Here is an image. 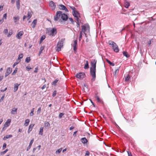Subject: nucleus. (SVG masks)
Instances as JSON below:
<instances>
[{"instance_id": "obj_31", "label": "nucleus", "mask_w": 156, "mask_h": 156, "mask_svg": "<svg viewBox=\"0 0 156 156\" xmlns=\"http://www.w3.org/2000/svg\"><path fill=\"white\" fill-rule=\"evenodd\" d=\"M70 8L72 9L73 11V13H76V12H78V11H76L75 10V7H73V6H70Z\"/></svg>"}, {"instance_id": "obj_13", "label": "nucleus", "mask_w": 156, "mask_h": 156, "mask_svg": "<svg viewBox=\"0 0 156 156\" xmlns=\"http://www.w3.org/2000/svg\"><path fill=\"white\" fill-rule=\"evenodd\" d=\"M20 85V83L18 84V83H15L14 84V92H16L18 89V87Z\"/></svg>"}, {"instance_id": "obj_4", "label": "nucleus", "mask_w": 156, "mask_h": 156, "mask_svg": "<svg viewBox=\"0 0 156 156\" xmlns=\"http://www.w3.org/2000/svg\"><path fill=\"white\" fill-rule=\"evenodd\" d=\"M65 39H62L58 43L56 47V50L58 52L61 50V48L63 47V44L65 41Z\"/></svg>"}, {"instance_id": "obj_58", "label": "nucleus", "mask_w": 156, "mask_h": 156, "mask_svg": "<svg viewBox=\"0 0 156 156\" xmlns=\"http://www.w3.org/2000/svg\"><path fill=\"white\" fill-rule=\"evenodd\" d=\"M45 48V46H42L40 48V50L43 51Z\"/></svg>"}, {"instance_id": "obj_39", "label": "nucleus", "mask_w": 156, "mask_h": 156, "mask_svg": "<svg viewBox=\"0 0 156 156\" xmlns=\"http://www.w3.org/2000/svg\"><path fill=\"white\" fill-rule=\"evenodd\" d=\"M119 71V69H117L115 71L114 73V75L115 76V77L116 76V75L118 73Z\"/></svg>"}, {"instance_id": "obj_57", "label": "nucleus", "mask_w": 156, "mask_h": 156, "mask_svg": "<svg viewBox=\"0 0 156 156\" xmlns=\"http://www.w3.org/2000/svg\"><path fill=\"white\" fill-rule=\"evenodd\" d=\"M7 17V14L6 13L4 14L3 16V19L5 18L6 19Z\"/></svg>"}, {"instance_id": "obj_55", "label": "nucleus", "mask_w": 156, "mask_h": 156, "mask_svg": "<svg viewBox=\"0 0 156 156\" xmlns=\"http://www.w3.org/2000/svg\"><path fill=\"white\" fill-rule=\"evenodd\" d=\"M90 154V152L88 151H87L85 156H88Z\"/></svg>"}, {"instance_id": "obj_1", "label": "nucleus", "mask_w": 156, "mask_h": 156, "mask_svg": "<svg viewBox=\"0 0 156 156\" xmlns=\"http://www.w3.org/2000/svg\"><path fill=\"white\" fill-rule=\"evenodd\" d=\"M97 61L94 59L91 61V67L90 68V73L92 77L91 79V81L93 82L96 79V64Z\"/></svg>"}, {"instance_id": "obj_19", "label": "nucleus", "mask_w": 156, "mask_h": 156, "mask_svg": "<svg viewBox=\"0 0 156 156\" xmlns=\"http://www.w3.org/2000/svg\"><path fill=\"white\" fill-rule=\"evenodd\" d=\"M20 0H17L16 1V6L17 9L19 10L20 8Z\"/></svg>"}, {"instance_id": "obj_10", "label": "nucleus", "mask_w": 156, "mask_h": 156, "mask_svg": "<svg viewBox=\"0 0 156 156\" xmlns=\"http://www.w3.org/2000/svg\"><path fill=\"white\" fill-rule=\"evenodd\" d=\"M76 13H73V15L76 18V20L77 22H79V19L78 18V16H80V13L78 12H76Z\"/></svg>"}, {"instance_id": "obj_28", "label": "nucleus", "mask_w": 156, "mask_h": 156, "mask_svg": "<svg viewBox=\"0 0 156 156\" xmlns=\"http://www.w3.org/2000/svg\"><path fill=\"white\" fill-rule=\"evenodd\" d=\"M106 61L107 62L109 63L111 66H113L115 65V64L114 63H113L112 62H111L109 60H108V59H106Z\"/></svg>"}, {"instance_id": "obj_6", "label": "nucleus", "mask_w": 156, "mask_h": 156, "mask_svg": "<svg viewBox=\"0 0 156 156\" xmlns=\"http://www.w3.org/2000/svg\"><path fill=\"white\" fill-rule=\"evenodd\" d=\"M85 74L83 73H80L76 74V78L80 80L82 79L84 77Z\"/></svg>"}, {"instance_id": "obj_2", "label": "nucleus", "mask_w": 156, "mask_h": 156, "mask_svg": "<svg viewBox=\"0 0 156 156\" xmlns=\"http://www.w3.org/2000/svg\"><path fill=\"white\" fill-rule=\"evenodd\" d=\"M61 17V19L64 21L66 20L68 18L67 15L65 13H62L61 11H58L56 13V15L54 16V20L55 21H57Z\"/></svg>"}, {"instance_id": "obj_62", "label": "nucleus", "mask_w": 156, "mask_h": 156, "mask_svg": "<svg viewBox=\"0 0 156 156\" xmlns=\"http://www.w3.org/2000/svg\"><path fill=\"white\" fill-rule=\"evenodd\" d=\"M77 131H75L73 134V136H76V133H77Z\"/></svg>"}, {"instance_id": "obj_49", "label": "nucleus", "mask_w": 156, "mask_h": 156, "mask_svg": "<svg viewBox=\"0 0 156 156\" xmlns=\"http://www.w3.org/2000/svg\"><path fill=\"white\" fill-rule=\"evenodd\" d=\"M96 99H97V100L98 102H102V103L103 102V101L101 100L100 99L99 97L98 98Z\"/></svg>"}, {"instance_id": "obj_15", "label": "nucleus", "mask_w": 156, "mask_h": 156, "mask_svg": "<svg viewBox=\"0 0 156 156\" xmlns=\"http://www.w3.org/2000/svg\"><path fill=\"white\" fill-rule=\"evenodd\" d=\"M37 19H35L33 20L31 24L32 27L33 28H34L35 27L37 24Z\"/></svg>"}, {"instance_id": "obj_8", "label": "nucleus", "mask_w": 156, "mask_h": 156, "mask_svg": "<svg viewBox=\"0 0 156 156\" xmlns=\"http://www.w3.org/2000/svg\"><path fill=\"white\" fill-rule=\"evenodd\" d=\"M49 5L52 10H54L55 8V4L53 1H51L49 3Z\"/></svg>"}, {"instance_id": "obj_14", "label": "nucleus", "mask_w": 156, "mask_h": 156, "mask_svg": "<svg viewBox=\"0 0 156 156\" xmlns=\"http://www.w3.org/2000/svg\"><path fill=\"white\" fill-rule=\"evenodd\" d=\"M34 124H30L29 126V128L28 130V133H29L30 132L32 131V128L33 127Z\"/></svg>"}, {"instance_id": "obj_33", "label": "nucleus", "mask_w": 156, "mask_h": 156, "mask_svg": "<svg viewBox=\"0 0 156 156\" xmlns=\"http://www.w3.org/2000/svg\"><path fill=\"white\" fill-rule=\"evenodd\" d=\"M8 149H6L5 151L1 152L0 154L1 155H3L5 154L8 151Z\"/></svg>"}, {"instance_id": "obj_38", "label": "nucleus", "mask_w": 156, "mask_h": 156, "mask_svg": "<svg viewBox=\"0 0 156 156\" xmlns=\"http://www.w3.org/2000/svg\"><path fill=\"white\" fill-rule=\"evenodd\" d=\"M18 70V68H16L15 69L14 71L12 73V75H14L16 74V73H17Z\"/></svg>"}, {"instance_id": "obj_52", "label": "nucleus", "mask_w": 156, "mask_h": 156, "mask_svg": "<svg viewBox=\"0 0 156 156\" xmlns=\"http://www.w3.org/2000/svg\"><path fill=\"white\" fill-rule=\"evenodd\" d=\"M11 122V119H9L7 120L6 122L7 123H8V124H9V125H10V123Z\"/></svg>"}, {"instance_id": "obj_3", "label": "nucleus", "mask_w": 156, "mask_h": 156, "mask_svg": "<svg viewBox=\"0 0 156 156\" xmlns=\"http://www.w3.org/2000/svg\"><path fill=\"white\" fill-rule=\"evenodd\" d=\"M108 44L111 45L113 51L116 53L119 52V50L117 44L113 41H108Z\"/></svg>"}, {"instance_id": "obj_5", "label": "nucleus", "mask_w": 156, "mask_h": 156, "mask_svg": "<svg viewBox=\"0 0 156 156\" xmlns=\"http://www.w3.org/2000/svg\"><path fill=\"white\" fill-rule=\"evenodd\" d=\"M47 33L51 36H53L56 34L57 33V30L55 28H53L51 30L50 28L47 29Z\"/></svg>"}, {"instance_id": "obj_41", "label": "nucleus", "mask_w": 156, "mask_h": 156, "mask_svg": "<svg viewBox=\"0 0 156 156\" xmlns=\"http://www.w3.org/2000/svg\"><path fill=\"white\" fill-rule=\"evenodd\" d=\"M83 33V32L81 31L80 32L79 37V39L80 41L81 39L82 38V34Z\"/></svg>"}, {"instance_id": "obj_45", "label": "nucleus", "mask_w": 156, "mask_h": 156, "mask_svg": "<svg viewBox=\"0 0 156 156\" xmlns=\"http://www.w3.org/2000/svg\"><path fill=\"white\" fill-rule=\"evenodd\" d=\"M34 108H33L32 110L31 111L30 114V116H32L34 115Z\"/></svg>"}, {"instance_id": "obj_61", "label": "nucleus", "mask_w": 156, "mask_h": 156, "mask_svg": "<svg viewBox=\"0 0 156 156\" xmlns=\"http://www.w3.org/2000/svg\"><path fill=\"white\" fill-rule=\"evenodd\" d=\"M128 156H132V154L131 152H129V151H127Z\"/></svg>"}, {"instance_id": "obj_25", "label": "nucleus", "mask_w": 156, "mask_h": 156, "mask_svg": "<svg viewBox=\"0 0 156 156\" xmlns=\"http://www.w3.org/2000/svg\"><path fill=\"white\" fill-rule=\"evenodd\" d=\"M30 122V120L28 119H26L25 121L24 125L26 126H27Z\"/></svg>"}, {"instance_id": "obj_17", "label": "nucleus", "mask_w": 156, "mask_h": 156, "mask_svg": "<svg viewBox=\"0 0 156 156\" xmlns=\"http://www.w3.org/2000/svg\"><path fill=\"white\" fill-rule=\"evenodd\" d=\"M86 27L85 26L83 25L82 26V30L80 31L83 32L85 35H86V34L85 32L86 30Z\"/></svg>"}, {"instance_id": "obj_35", "label": "nucleus", "mask_w": 156, "mask_h": 156, "mask_svg": "<svg viewBox=\"0 0 156 156\" xmlns=\"http://www.w3.org/2000/svg\"><path fill=\"white\" fill-rule=\"evenodd\" d=\"M30 61V57H27L26 60H25V62H26L27 63H29Z\"/></svg>"}, {"instance_id": "obj_48", "label": "nucleus", "mask_w": 156, "mask_h": 156, "mask_svg": "<svg viewBox=\"0 0 156 156\" xmlns=\"http://www.w3.org/2000/svg\"><path fill=\"white\" fill-rule=\"evenodd\" d=\"M34 139H33L30 141L29 145L30 146H31L32 144L34 142Z\"/></svg>"}, {"instance_id": "obj_43", "label": "nucleus", "mask_w": 156, "mask_h": 156, "mask_svg": "<svg viewBox=\"0 0 156 156\" xmlns=\"http://www.w3.org/2000/svg\"><path fill=\"white\" fill-rule=\"evenodd\" d=\"M45 35H42L41 37L40 40L43 41L45 38Z\"/></svg>"}, {"instance_id": "obj_50", "label": "nucleus", "mask_w": 156, "mask_h": 156, "mask_svg": "<svg viewBox=\"0 0 156 156\" xmlns=\"http://www.w3.org/2000/svg\"><path fill=\"white\" fill-rule=\"evenodd\" d=\"M9 125H9V124H8V123H7L6 122H5L4 126L5 127H7L8 126H9Z\"/></svg>"}, {"instance_id": "obj_54", "label": "nucleus", "mask_w": 156, "mask_h": 156, "mask_svg": "<svg viewBox=\"0 0 156 156\" xmlns=\"http://www.w3.org/2000/svg\"><path fill=\"white\" fill-rule=\"evenodd\" d=\"M69 20L72 23L74 24V22L73 21V19L72 18H69Z\"/></svg>"}, {"instance_id": "obj_11", "label": "nucleus", "mask_w": 156, "mask_h": 156, "mask_svg": "<svg viewBox=\"0 0 156 156\" xmlns=\"http://www.w3.org/2000/svg\"><path fill=\"white\" fill-rule=\"evenodd\" d=\"M59 9H60L64 10L68 12V10L66 8V6H65L63 5L62 4L59 5Z\"/></svg>"}, {"instance_id": "obj_32", "label": "nucleus", "mask_w": 156, "mask_h": 156, "mask_svg": "<svg viewBox=\"0 0 156 156\" xmlns=\"http://www.w3.org/2000/svg\"><path fill=\"white\" fill-rule=\"evenodd\" d=\"M43 127H41L40 129V130L39 133V134L41 135H43Z\"/></svg>"}, {"instance_id": "obj_16", "label": "nucleus", "mask_w": 156, "mask_h": 156, "mask_svg": "<svg viewBox=\"0 0 156 156\" xmlns=\"http://www.w3.org/2000/svg\"><path fill=\"white\" fill-rule=\"evenodd\" d=\"M80 141L83 144H86L88 142L87 139L85 137L82 138L80 140Z\"/></svg>"}, {"instance_id": "obj_59", "label": "nucleus", "mask_w": 156, "mask_h": 156, "mask_svg": "<svg viewBox=\"0 0 156 156\" xmlns=\"http://www.w3.org/2000/svg\"><path fill=\"white\" fill-rule=\"evenodd\" d=\"M4 95H3V96L1 97V99H0V102H1V101H2L3 100V99H4Z\"/></svg>"}, {"instance_id": "obj_22", "label": "nucleus", "mask_w": 156, "mask_h": 156, "mask_svg": "<svg viewBox=\"0 0 156 156\" xmlns=\"http://www.w3.org/2000/svg\"><path fill=\"white\" fill-rule=\"evenodd\" d=\"M89 68L88 62L87 60L86 61V63L84 66V68L85 69H88Z\"/></svg>"}, {"instance_id": "obj_12", "label": "nucleus", "mask_w": 156, "mask_h": 156, "mask_svg": "<svg viewBox=\"0 0 156 156\" xmlns=\"http://www.w3.org/2000/svg\"><path fill=\"white\" fill-rule=\"evenodd\" d=\"M77 40L74 41V44L73 45V49L75 51H76L77 49Z\"/></svg>"}, {"instance_id": "obj_40", "label": "nucleus", "mask_w": 156, "mask_h": 156, "mask_svg": "<svg viewBox=\"0 0 156 156\" xmlns=\"http://www.w3.org/2000/svg\"><path fill=\"white\" fill-rule=\"evenodd\" d=\"M64 113L62 112L60 113L58 115V117L59 119L61 118L62 116L64 115Z\"/></svg>"}, {"instance_id": "obj_60", "label": "nucleus", "mask_w": 156, "mask_h": 156, "mask_svg": "<svg viewBox=\"0 0 156 156\" xmlns=\"http://www.w3.org/2000/svg\"><path fill=\"white\" fill-rule=\"evenodd\" d=\"M77 27L78 28H80V24L79 23V22H77Z\"/></svg>"}, {"instance_id": "obj_20", "label": "nucleus", "mask_w": 156, "mask_h": 156, "mask_svg": "<svg viewBox=\"0 0 156 156\" xmlns=\"http://www.w3.org/2000/svg\"><path fill=\"white\" fill-rule=\"evenodd\" d=\"M17 108H13L11 111V114L13 115L16 114L17 113Z\"/></svg>"}, {"instance_id": "obj_42", "label": "nucleus", "mask_w": 156, "mask_h": 156, "mask_svg": "<svg viewBox=\"0 0 156 156\" xmlns=\"http://www.w3.org/2000/svg\"><path fill=\"white\" fill-rule=\"evenodd\" d=\"M41 107H40L38 108V110H37V114H38L40 113L41 112Z\"/></svg>"}, {"instance_id": "obj_46", "label": "nucleus", "mask_w": 156, "mask_h": 156, "mask_svg": "<svg viewBox=\"0 0 156 156\" xmlns=\"http://www.w3.org/2000/svg\"><path fill=\"white\" fill-rule=\"evenodd\" d=\"M20 60L19 61H18V62H15L14 63V64L13 65V67H14L15 66H16L20 62Z\"/></svg>"}, {"instance_id": "obj_44", "label": "nucleus", "mask_w": 156, "mask_h": 156, "mask_svg": "<svg viewBox=\"0 0 156 156\" xmlns=\"http://www.w3.org/2000/svg\"><path fill=\"white\" fill-rule=\"evenodd\" d=\"M56 93H57V91L56 90H55L53 93V94L52 95V96L53 97H55L56 95Z\"/></svg>"}, {"instance_id": "obj_34", "label": "nucleus", "mask_w": 156, "mask_h": 156, "mask_svg": "<svg viewBox=\"0 0 156 156\" xmlns=\"http://www.w3.org/2000/svg\"><path fill=\"white\" fill-rule=\"evenodd\" d=\"M44 126L45 127H49L50 126L49 123L48 122H45L44 123Z\"/></svg>"}, {"instance_id": "obj_63", "label": "nucleus", "mask_w": 156, "mask_h": 156, "mask_svg": "<svg viewBox=\"0 0 156 156\" xmlns=\"http://www.w3.org/2000/svg\"><path fill=\"white\" fill-rule=\"evenodd\" d=\"M6 128L7 127H5V126H4L3 127L2 129V131H4L6 129Z\"/></svg>"}, {"instance_id": "obj_36", "label": "nucleus", "mask_w": 156, "mask_h": 156, "mask_svg": "<svg viewBox=\"0 0 156 156\" xmlns=\"http://www.w3.org/2000/svg\"><path fill=\"white\" fill-rule=\"evenodd\" d=\"M62 148H60V149H58L57 150L56 152H55V153L56 154H58L59 153H60L62 150Z\"/></svg>"}, {"instance_id": "obj_47", "label": "nucleus", "mask_w": 156, "mask_h": 156, "mask_svg": "<svg viewBox=\"0 0 156 156\" xmlns=\"http://www.w3.org/2000/svg\"><path fill=\"white\" fill-rule=\"evenodd\" d=\"M3 33L5 34H7L8 33V30L6 29L4 30Z\"/></svg>"}, {"instance_id": "obj_7", "label": "nucleus", "mask_w": 156, "mask_h": 156, "mask_svg": "<svg viewBox=\"0 0 156 156\" xmlns=\"http://www.w3.org/2000/svg\"><path fill=\"white\" fill-rule=\"evenodd\" d=\"M12 71V69L10 67H8L7 69L6 72L5 73V77H6Z\"/></svg>"}, {"instance_id": "obj_21", "label": "nucleus", "mask_w": 156, "mask_h": 156, "mask_svg": "<svg viewBox=\"0 0 156 156\" xmlns=\"http://www.w3.org/2000/svg\"><path fill=\"white\" fill-rule=\"evenodd\" d=\"M13 20L14 21V22L16 23H16V22L17 21H19L20 19V17L19 16H17L16 17H13Z\"/></svg>"}, {"instance_id": "obj_64", "label": "nucleus", "mask_w": 156, "mask_h": 156, "mask_svg": "<svg viewBox=\"0 0 156 156\" xmlns=\"http://www.w3.org/2000/svg\"><path fill=\"white\" fill-rule=\"evenodd\" d=\"M46 87V85L45 84L41 88L42 90H43L44 88H45Z\"/></svg>"}, {"instance_id": "obj_51", "label": "nucleus", "mask_w": 156, "mask_h": 156, "mask_svg": "<svg viewBox=\"0 0 156 156\" xmlns=\"http://www.w3.org/2000/svg\"><path fill=\"white\" fill-rule=\"evenodd\" d=\"M6 143H4L3 145V149H4L6 147Z\"/></svg>"}, {"instance_id": "obj_29", "label": "nucleus", "mask_w": 156, "mask_h": 156, "mask_svg": "<svg viewBox=\"0 0 156 156\" xmlns=\"http://www.w3.org/2000/svg\"><path fill=\"white\" fill-rule=\"evenodd\" d=\"M23 57V54H21L19 55V57L17 61H19L20 60V59L22 58Z\"/></svg>"}, {"instance_id": "obj_27", "label": "nucleus", "mask_w": 156, "mask_h": 156, "mask_svg": "<svg viewBox=\"0 0 156 156\" xmlns=\"http://www.w3.org/2000/svg\"><path fill=\"white\" fill-rule=\"evenodd\" d=\"M58 81V79H56L55 80L52 82V85L55 86L56 85V83H57Z\"/></svg>"}, {"instance_id": "obj_18", "label": "nucleus", "mask_w": 156, "mask_h": 156, "mask_svg": "<svg viewBox=\"0 0 156 156\" xmlns=\"http://www.w3.org/2000/svg\"><path fill=\"white\" fill-rule=\"evenodd\" d=\"M125 81L127 82H129L130 79V77L129 74H127L126 76H125Z\"/></svg>"}, {"instance_id": "obj_56", "label": "nucleus", "mask_w": 156, "mask_h": 156, "mask_svg": "<svg viewBox=\"0 0 156 156\" xmlns=\"http://www.w3.org/2000/svg\"><path fill=\"white\" fill-rule=\"evenodd\" d=\"M26 68L27 70L28 71H29V70H30V69H31V68L29 66H27L26 67Z\"/></svg>"}, {"instance_id": "obj_23", "label": "nucleus", "mask_w": 156, "mask_h": 156, "mask_svg": "<svg viewBox=\"0 0 156 156\" xmlns=\"http://www.w3.org/2000/svg\"><path fill=\"white\" fill-rule=\"evenodd\" d=\"M12 135H7L4 137L3 138V140H5L6 139L12 137Z\"/></svg>"}, {"instance_id": "obj_37", "label": "nucleus", "mask_w": 156, "mask_h": 156, "mask_svg": "<svg viewBox=\"0 0 156 156\" xmlns=\"http://www.w3.org/2000/svg\"><path fill=\"white\" fill-rule=\"evenodd\" d=\"M13 33V31L12 30H10L9 33V34H8L7 35V37H10L12 34Z\"/></svg>"}, {"instance_id": "obj_9", "label": "nucleus", "mask_w": 156, "mask_h": 156, "mask_svg": "<svg viewBox=\"0 0 156 156\" xmlns=\"http://www.w3.org/2000/svg\"><path fill=\"white\" fill-rule=\"evenodd\" d=\"M24 33L23 31H20L16 35V37L19 39H20L21 38V36Z\"/></svg>"}, {"instance_id": "obj_30", "label": "nucleus", "mask_w": 156, "mask_h": 156, "mask_svg": "<svg viewBox=\"0 0 156 156\" xmlns=\"http://www.w3.org/2000/svg\"><path fill=\"white\" fill-rule=\"evenodd\" d=\"M32 15V14L31 13L29 12H28L27 14L28 20H29L31 17Z\"/></svg>"}, {"instance_id": "obj_53", "label": "nucleus", "mask_w": 156, "mask_h": 156, "mask_svg": "<svg viewBox=\"0 0 156 156\" xmlns=\"http://www.w3.org/2000/svg\"><path fill=\"white\" fill-rule=\"evenodd\" d=\"M38 70V67H37L35 68V70L34 71V72L35 73H37Z\"/></svg>"}, {"instance_id": "obj_24", "label": "nucleus", "mask_w": 156, "mask_h": 156, "mask_svg": "<svg viewBox=\"0 0 156 156\" xmlns=\"http://www.w3.org/2000/svg\"><path fill=\"white\" fill-rule=\"evenodd\" d=\"M124 5L125 7L126 8H128L130 5L129 2L126 1L125 2Z\"/></svg>"}, {"instance_id": "obj_26", "label": "nucleus", "mask_w": 156, "mask_h": 156, "mask_svg": "<svg viewBox=\"0 0 156 156\" xmlns=\"http://www.w3.org/2000/svg\"><path fill=\"white\" fill-rule=\"evenodd\" d=\"M123 54L124 56H126L127 58H128L130 56L128 54L127 52L126 51H123Z\"/></svg>"}]
</instances>
